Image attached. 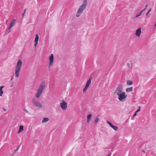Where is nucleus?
<instances>
[{
	"label": "nucleus",
	"instance_id": "1",
	"mask_svg": "<svg viewBox=\"0 0 156 156\" xmlns=\"http://www.w3.org/2000/svg\"><path fill=\"white\" fill-rule=\"evenodd\" d=\"M46 86V83L44 81L42 82L40 84L38 88L35 96L39 98L43 92Z\"/></svg>",
	"mask_w": 156,
	"mask_h": 156
},
{
	"label": "nucleus",
	"instance_id": "2",
	"mask_svg": "<svg viewBox=\"0 0 156 156\" xmlns=\"http://www.w3.org/2000/svg\"><path fill=\"white\" fill-rule=\"evenodd\" d=\"M87 4V0H84L82 5L80 7L76 13V16L78 17L80 16L83 11L86 8Z\"/></svg>",
	"mask_w": 156,
	"mask_h": 156
},
{
	"label": "nucleus",
	"instance_id": "3",
	"mask_svg": "<svg viewBox=\"0 0 156 156\" xmlns=\"http://www.w3.org/2000/svg\"><path fill=\"white\" fill-rule=\"evenodd\" d=\"M22 62L20 59L17 62L15 68V76L17 77H18L20 76V72L22 66Z\"/></svg>",
	"mask_w": 156,
	"mask_h": 156
},
{
	"label": "nucleus",
	"instance_id": "4",
	"mask_svg": "<svg viewBox=\"0 0 156 156\" xmlns=\"http://www.w3.org/2000/svg\"><path fill=\"white\" fill-rule=\"evenodd\" d=\"M117 95L119 100L122 102H124L125 101L127 97V95L126 94L125 92H123L122 93L119 94Z\"/></svg>",
	"mask_w": 156,
	"mask_h": 156
},
{
	"label": "nucleus",
	"instance_id": "5",
	"mask_svg": "<svg viewBox=\"0 0 156 156\" xmlns=\"http://www.w3.org/2000/svg\"><path fill=\"white\" fill-rule=\"evenodd\" d=\"M123 89V87L122 84L119 85L115 89V92H114V94L118 95L119 94L122 93L123 92H122Z\"/></svg>",
	"mask_w": 156,
	"mask_h": 156
},
{
	"label": "nucleus",
	"instance_id": "6",
	"mask_svg": "<svg viewBox=\"0 0 156 156\" xmlns=\"http://www.w3.org/2000/svg\"><path fill=\"white\" fill-rule=\"evenodd\" d=\"M54 57L53 54H51L49 57V65L48 67L50 68L53 66L54 64Z\"/></svg>",
	"mask_w": 156,
	"mask_h": 156
},
{
	"label": "nucleus",
	"instance_id": "7",
	"mask_svg": "<svg viewBox=\"0 0 156 156\" xmlns=\"http://www.w3.org/2000/svg\"><path fill=\"white\" fill-rule=\"evenodd\" d=\"M92 77H90L87 82L86 86L83 89V92L84 93L87 90L89 86L91 84Z\"/></svg>",
	"mask_w": 156,
	"mask_h": 156
},
{
	"label": "nucleus",
	"instance_id": "8",
	"mask_svg": "<svg viewBox=\"0 0 156 156\" xmlns=\"http://www.w3.org/2000/svg\"><path fill=\"white\" fill-rule=\"evenodd\" d=\"M32 103L34 106L36 107L41 108L42 107V104L38 101L34 99H32Z\"/></svg>",
	"mask_w": 156,
	"mask_h": 156
},
{
	"label": "nucleus",
	"instance_id": "9",
	"mask_svg": "<svg viewBox=\"0 0 156 156\" xmlns=\"http://www.w3.org/2000/svg\"><path fill=\"white\" fill-rule=\"evenodd\" d=\"M60 105L62 109L63 110H66L67 108V103L64 100L61 101L60 103Z\"/></svg>",
	"mask_w": 156,
	"mask_h": 156
},
{
	"label": "nucleus",
	"instance_id": "10",
	"mask_svg": "<svg viewBox=\"0 0 156 156\" xmlns=\"http://www.w3.org/2000/svg\"><path fill=\"white\" fill-rule=\"evenodd\" d=\"M39 39V37L37 34H36L35 37L34 41V46L35 48H36L38 44V40Z\"/></svg>",
	"mask_w": 156,
	"mask_h": 156
},
{
	"label": "nucleus",
	"instance_id": "11",
	"mask_svg": "<svg viewBox=\"0 0 156 156\" xmlns=\"http://www.w3.org/2000/svg\"><path fill=\"white\" fill-rule=\"evenodd\" d=\"M107 123L110 126L113 128L114 130H117L118 129V127L117 126H115L112 125V123L108 121H107Z\"/></svg>",
	"mask_w": 156,
	"mask_h": 156
},
{
	"label": "nucleus",
	"instance_id": "12",
	"mask_svg": "<svg viewBox=\"0 0 156 156\" xmlns=\"http://www.w3.org/2000/svg\"><path fill=\"white\" fill-rule=\"evenodd\" d=\"M16 21V20L15 19H13L12 20L10 24L9 27L8 28V30H9L15 25Z\"/></svg>",
	"mask_w": 156,
	"mask_h": 156
},
{
	"label": "nucleus",
	"instance_id": "13",
	"mask_svg": "<svg viewBox=\"0 0 156 156\" xmlns=\"http://www.w3.org/2000/svg\"><path fill=\"white\" fill-rule=\"evenodd\" d=\"M141 33V29L140 27L136 31V35L138 37H139Z\"/></svg>",
	"mask_w": 156,
	"mask_h": 156
},
{
	"label": "nucleus",
	"instance_id": "14",
	"mask_svg": "<svg viewBox=\"0 0 156 156\" xmlns=\"http://www.w3.org/2000/svg\"><path fill=\"white\" fill-rule=\"evenodd\" d=\"M19 127V129L17 132L18 133H20L21 132L23 131L24 130L23 126H20Z\"/></svg>",
	"mask_w": 156,
	"mask_h": 156
},
{
	"label": "nucleus",
	"instance_id": "15",
	"mask_svg": "<svg viewBox=\"0 0 156 156\" xmlns=\"http://www.w3.org/2000/svg\"><path fill=\"white\" fill-rule=\"evenodd\" d=\"M92 117V115L90 114L88 115L87 116V123H89L91 120Z\"/></svg>",
	"mask_w": 156,
	"mask_h": 156
},
{
	"label": "nucleus",
	"instance_id": "16",
	"mask_svg": "<svg viewBox=\"0 0 156 156\" xmlns=\"http://www.w3.org/2000/svg\"><path fill=\"white\" fill-rule=\"evenodd\" d=\"M145 10V9H144L143 10H141L140 12L139 13L137 14L136 16V17L137 18L138 17L140 16L141 15L143 12Z\"/></svg>",
	"mask_w": 156,
	"mask_h": 156
},
{
	"label": "nucleus",
	"instance_id": "17",
	"mask_svg": "<svg viewBox=\"0 0 156 156\" xmlns=\"http://www.w3.org/2000/svg\"><path fill=\"white\" fill-rule=\"evenodd\" d=\"M133 90V87H132L129 88H127L126 89V91L127 92H129L132 91Z\"/></svg>",
	"mask_w": 156,
	"mask_h": 156
},
{
	"label": "nucleus",
	"instance_id": "18",
	"mask_svg": "<svg viewBox=\"0 0 156 156\" xmlns=\"http://www.w3.org/2000/svg\"><path fill=\"white\" fill-rule=\"evenodd\" d=\"M49 120V119L48 118H44L43 119L42 122L43 123L46 122L48 121Z\"/></svg>",
	"mask_w": 156,
	"mask_h": 156
},
{
	"label": "nucleus",
	"instance_id": "19",
	"mask_svg": "<svg viewBox=\"0 0 156 156\" xmlns=\"http://www.w3.org/2000/svg\"><path fill=\"white\" fill-rule=\"evenodd\" d=\"M133 82L130 80H128L127 81V84L129 85H131L133 84Z\"/></svg>",
	"mask_w": 156,
	"mask_h": 156
},
{
	"label": "nucleus",
	"instance_id": "20",
	"mask_svg": "<svg viewBox=\"0 0 156 156\" xmlns=\"http://www.w3.org/2000/svg\"><path fill=\"white\" fill-rule=\"evenodd\" d=\"M99 120V119L98 117H96L95 119V123L97 124V122H98Z\"/></svg>",
	"mask_w": 156,
	"mask_h": 156
},
{
	"label": "nucleus",
	"instance_id": "21",
	"mask_svg": "<svg viewBox=\"0 0 156 156\" xmlns=\"http://www.w3.org/2000/svg\"><path fill=\"white\" fill-rule=\"evenodd\" d=\"M151 9H149L148 10V11L147 12L146 14V15H148V14H149V12L151 11Z\"/></svg>",
	"mask_w": 156,
	"mask_h": 156
},
{
	"label": "nucleus",
	"instance_id": "22",
	"mask_svg": "<svg viewBox=\"0 0 156 156\" xmlns=\"http://www.w3.org/2000/svg\"><path fill=\"white\" fill-rule=\"evenodd\" d=\"M3 93V90H2L0 92V96H2V94Z\"/></svg>",
	"mask_w": 156,
	"mask_h": 156
},
{
	"label": "nucleus",
	"instance_id": "23",
	"mask_svg": "<svg viewBox=\"0 0 156 156\" xmlns=\"http://www.w3.org/2000/svg\"><path fill=\"white\" fill-rule=\"evenodd\" d=\"M140 107H139V108L136 112V113H137L140 110Z\"/></svg>",
	"mask_w": 156,
	"mask_h": 156
},
{
	"label": "nucleus",
	"instance_id": "24",
	"mask_svg": "<svg viewBox=\"0 0 156 156\" xmlns=\"http://www.w3.org/2000/svg\"><path fill=\"white\" fill-rule=\"evenodd\" d=\"M137 115V113H136V112L134 113V114L133 115V116H135Z\"/></svg>",
	"mask_w": 156,
	"mask_h": 156
},
{
	"label": "nucleus",
	"instance_id": "25",
	"mask_svg": "<svg viewBox=\"0 0 156 156\" xmlns=\"http://www.w3.org/2000/svg\"><path fill=\"white\" fill-rule=\"evenodd\" d=\"M4 87V86H1L0 87V89L2 90V88Z\"/></svg>",
	"mask_w": 156,
	"mask_h": 156
},
{
	"label": "nucleus",
	"instance_id": "26",
	"mask_svg": "<svg viewBox=\"0 0 156 156\" xmlns=\"http://www.w3.org/2000/svg\"><path fill=\"white\" fill-rule=\"evenodd\" d=\"M4 87V86H1L0 87V89L2 90V88Z\"/></svg>",
	"mask_w": 156,
	"mask_h": 156
},
{
	"label": "nucleus",
	"instance_id": "27",
	"mask_svg": "<svg viewBox=\"0 0 156 156\" xmlns=\"http://www.w3.org/2000/svg\"><path fill=\"white\" fill-rule=\"evenodd\" d=\"M25 11H26V10H25V11H24V12L23 13V14L22 15V16H24V14L25 13Z\"/></svg>",
	"mask_w": 156,
	"mask_h": 156
},
{
	"label": "nucleus",
	"instance_id": "28",
	"mask_svg": "<svg viewBox=\"0 0 156 156\" xmlns=\"http://www.w3.org/2000/svg\"><path fill=\"white\" fill-rule=\"evenodd\" d=\"M129 65H129V63H128V64H127V65L129 67Z\"/></svg>",
	"mask_w": 156,
	"mask_h": 156
},
{
	"label": "nucleus",
	"instance_id": "29",
	"mask_svg": "<svg viewBox=\"0 0 156 156\" xmlns=\"http://www.w3.org/2000/svg\"><path fill=\"white\" fill-rule=\"evenodd\" d=\"M147 5H146V7H145V8L144 9H146V8L147 7Z\"/></svg>",
	"mask_w": 156,
	"mask_h": 156
},
{
	"label": "nucleus",
	"instance_id": "30",
	"mask_svg": "<svg viewBox=\"0 0 156 156\" xmlns=\"http://www.w3.org/2000/svg\"><path fill=\"white\" fill-rule=\"evenodd\" d=\"M25 111L26 112H27V113L28 112V111H27L26 110H25Z\"/></svg>",
	"mask_w": 156,
	"mask_h": 156
},
{
	"label": "nucleus",
	"instance_id": "31",
	"mask_svg": "<svg viewBox=\"0 0 156 156\" xmlns=\"http://www.w3.org/2000/svg\"><path fill=\"white\" fill-rule=\"evenodd\" d=\"M143 152L144 153H145V151H144V150H143Z\"/></svg>",
	"mask_w": 156,
	"mask_h": 156
},
{
	"label": "nucleus",
	"instance_id": "32",
	"mask_svg": "<svg viewBox=\"0 0 156 156\" xmlns=\"http://www.w3.org/2000/svg\"><path fill=\"white\" fill-rule=\"evenodd\" d=\"M111 153H110L109 155H108V156H111Z\"/></svg>",
	"mask_w": 156,
	"mask_h": 156
},
{
	"label": "nucleus",
	"instance_id": "33",
	"mask_svg": "<svg viewBox=\"0 0 156 156\" xmlns=\"http://www.w3.org/2000/svg\"><path fill=\"white\" fill-rule=\"evenodd\" d=\"M13 79V77H12L11 78V80H12Z\"/></svg>",
	"mask_w": 156,
	"mask_h": 156
},
{
	"label": "nucleus",
	"instance_id": "34",
	"mask_svg": "<svg viewBox=\"0 0 156 156\" xmlns=\"http://www.w3.org/2000/svg\"><path fill=\"white\" fill-rule=\"evenodd\" d=\"M8 20H6V24H7V22H8Z\"/></svg>",
	"mask_w": 156,
	"mask_h": 156
},
{
	"label": "nucleus",
	"instance_id": "35",
	"mask_svg": "<svg viewBox=\"0 0 156 156\" xmlns=\"http://www.w3.org/2000/svg\"><path fill=\"white\" fill-rule=\"evenodd\" d=\"M2 90L1 89H0V92Z\"/></svg>",
	"mask_w": 156,
	"mask_h": 156
},
{
	"label": "nucleus",
	"instance_id": "36",
	"mask_svg": "<svg viewBox=\"0 0 156 156\" xmlns=\"http://www.w3.org/2000/svg\"><path fill=\"white\" fill-rule=\"evenodd\" d=\"M13 84H12L11 86V87H12L13 86Z\"/></svg>",
	"mask_w": 156,
	"mask_h": 156
},
{
	"label": "nucleus",
	"instance_id": "37",
	"mask_svg": "<svg viewBox=\"0 0 156 156\" xmlns=\"http://www.w3.org/2000/svg\"><path fill=\"white\" fill-rule=\"evenodd\" d=\"M10 30L9 32H9H10Z\"/></svg>",
	"mask_w": 156,
	"mask_h": 156
}]
</instances>
